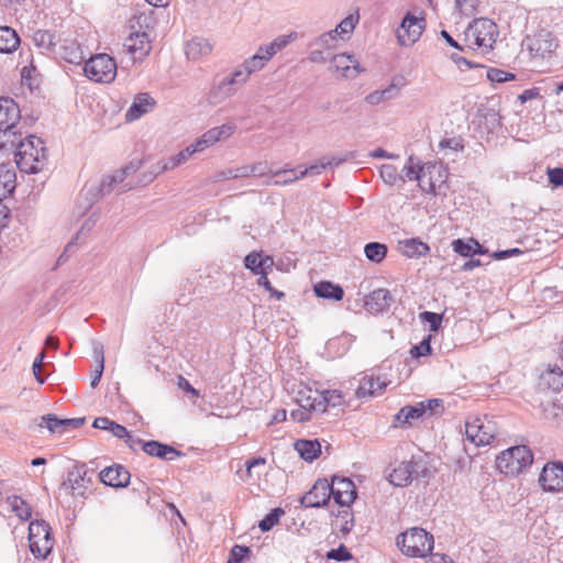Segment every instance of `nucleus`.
<instances>
[{
	"label": "nucleus",
	"mask_w": 563,
	"mask_h": 563,
	"mask_svg": "<svg viewBox=\"0 0 563 563\" xmlns=\"http://www.w3.org/2000/svg\"><path fill=\"white\" fill-rule=\"evenodd\" d=\"M7 143L14 148L15 163L22 173L36 174L45 166L46 148L40 137L29 135L21 140L20 134L13 133V136L9 141H3L0 147L5 148Z\"/></svg>",
	"instance_id": "1"
},
{
	"label": "nucleus",
	"mask_w": 563,
	"mask_h": 563,
	"mask_svg": "<svg viewBox=\"0 0 563 563\" xmlns=\"http://www.w3.org/2000/svg\"><path fill=\"white\" fill-rule=\"evenodd\" d=\"M433 536L422 528H411L397 537L401 552L411 558H424L433 549Z\"/></svg>",
	"instance_id": "2"
},
{
	"label": "nucleus",
	"mask_w": 563,
	"mask_h": 563,
	"mask_svg": "<svg viewBox=\"0 0 563 563\" xmlns=\"http://www.w3.org/2000/svg\"><path fill=\"white\" fill-rule=\"evenodd\" d=\"M533 462V454L527 445H516L500 452L496 457V467L507 476H516Z\"/></svg>",
	"instance_id": "3"
},
{
	"label": "nucleus",
	"mask_w": 563,
	"mask_h": 563,
	"mask_svg": "<svg viewBox=\"0 0 563 563\" xmlns=\"http://www.w3.org/2000/svg\"><path fill=\"white\" fill-rule=\"evenodd\" d=\"M295 400L299 406L290 412V418L296 422H306L311 419L313 412L322 413V405L319 404L320 391L300 383L294 390Z\"/></svg>",
	"instance_id": "4"
},
{
	"label": "nucleus",
	"mask_w": 563,
	"mask_h": 563,
	"mask_svg": "<svg viewBox=\"0 0 563 563\" xmlns=\"http://www.w3.org/2000/svg\"><path fill=\"white\" fill-rule=\"evenodd\" d=\"M30 551L37 559H46L54 547L51 527L44 520H34L29 525Z\"/></svg>",
	"instance_id": "5"
},
{
	"label": "nucleus",
	"mask_w": 563,
	"mask_h": 563,
	"mask_svg": "<svg viewBox=\"0 0 563 563\" xmlns=\"http://www.w3.org/2000/svg\"><path fill=\"white\" fill-rule=\"evenodd\" d=\"M468 45L488 52L493 48L497 36V25L488 19L475 20L466 33Z\"/></svg>",
	"instance_id": "6"
},
{
	"label": "nucleus",
	"mask_w": 563,
	"mask_h": 563,
	"mask_svg": "<svg viewBox=\"0 0 563 563\" xmlns=\"http://www.w3.org/2000/svg\"><path fill=\"white\" fill-rule=\"evenodd\" d=\"M117 63L108 54L91 56L84 66V73L92 81L109 84L117 76Z\"/></svg>",
	"instance_id": "7"
},
{
	"label": "nucleus",
	"mask_w": 563,
	"mask_h": 563,
	"mask_svg": "<svg viewBox=\"0 0 563 563\" xmlns=\"http://www.w3.org/2000/svg\"><path fill=\"white\" fill-rule=\"evenodd\" d=\"M527 47L532 58L545 59L555 53L559 42L551 32L541 31L527 38Z\"/></svg>",
	"instance_id": "8"
},
{
	"label": "nucleus",
	"mask_w": 563,
	"mask_h": 563,
	"mask_svg": "<svg viewBox=\"0 0 563 563\" xmlns=\"http://www.w3.org/2000/svg\"><path fill=\"white\" fill-rule=\"evenodd\" d=\"M543 492L560 493L563 492V462H547L539 475L538 479Z\"/></svg>",
	"instance_id": "9"
},
{
	"label": "nucleus",
	"mask_w": 563,
	"mask_h": 563,
	"mask_svg": "<svg viewBox=\"0 0 563 563\" xmlns=\"http://www.w3.org/2000/svg\"><path fill=\"white\" fill-rule=\"evenodd\" d=\"M465 434L475 445L490 444L497 437L496 428L492 421H484L479 418L465 423Z\"/></svg>",
	"instance_id": "10"
},
{
	"label": "nucleus",
	"mask_w": 563,
	"mask_h": 563,
	"mask_svg": "<svg viewBox=\"0 0 563 563\" xmlns=\"http://www.w3.org/2000/svg\"><path fill=\"white\" fill-rule=\"evenodd\" d=\"M21 112L15 101L9 97H0V132L3 133L5 141H9L16 123L20 121Z\"/></svg>",
	"instance_id": "11"
},
{
	"label": "nucleus",
	"mask_w": 563,
	"mask_h": 563,
	"mask_svg": "<svg viewBox=\"0 0 563 563\" xmlns=\"http://www.w3.org/2000/svg\"><path fill=\"white\" fill-rule=\"evenodd\" d=\"M424 29V19L407 13L397 29V40L401 46L415 44L421 36Z\"/></svg>",
	"instance_id": "12"
},
{
	"label": "nucleus",
	"mask_w": 563,
	"mask_h": 563,
	"mask_svg": "<svg viewBox=\"0 0 563 563\" xmlns=\"http://www.w3.org/2000/svg\"><path fill=\"white\" fill-rule=\"evenodd\" d=\"M123 47L134 62L142 60L152 49L148 34L140 31L131 33L125 38Z\"/></svg>",
	"instance_id": "13"
},
{
	"label": "nucleus",
	"mask_w": 563,
	"mask_h": 563,
	"mask_svg": "<svg viewBox=\"0 0 563 563\" xmlns=\"http://www.w3.org/2000/svg\"><path fill=\"white\" fill-rule=\"evenodd\" d=\"M330 487L331 497L340 506H350L356 498L355 485L350 478L334 476Z\"/></svg>",
	"instance_id": "14"
},
{
	"label": "nucleus",
	"mask_w": 563,
	"mask_h": 563,
	"mask_svg": "<svg viewBox=\"0 0 563 563\" xmlns=\"http://www.w3.org/2000/svg\"><path fill=\"white\" fill-rule=\"evenodd\" d=\"M331 498V487L327 479H318L312 488L300 499L305 507H322Z\"/></svg>",
	"instance_id": "15"
},
{
	"label": "nucleus",
	"mask_w": 563,
	"mask_h": 563,
	"mask_svg": "<svg viewBox=\"0 0 563 563\" xmlns=\"http://www.w3.org/2000/svg\"><path fill=\"white\" fill-rule=\"evenodd\" d=\"M135 172H136V166L129 165L122 169L114 172L111 175L106 176L102 179V181L100 184V188H99L101 195L110 194L119 185H120V187L118 188L119 192H123V191L131 189L132 184H130V183L123 184V181L131 173H135Z\"/></svg>",
	"instance_id": "16"
},
{
	"label": "nucleus",
	"mask_w": 563,
	"mask_h": 563,
	"mask_svg": "<svg viewBox=\"0 0 563 563\" xmlns=\"http://www.w3.org/2000/svg\"><path fill=\"white\" fill-rule=\"evenodd\" d=\"M331 66L346 79H354L364 71L356 57L345 53L334 55L331 59Z\"/></svg>",
	"instance_id": "17"
},
{
	"label": "nucleus",
	"mask_w": 563,
	"mask_h": 563,
	"mask_svg": "<svg viewBox=\"0 0 563 563\" xmlns=\"http://www.w3.org/2000/svg\"><path fill=\"white\" fill-rule=\"evenodd\" d=\"M393 302L389 290L378 288L373 290L365 297L364 307L372 314L383 313L388 310Z\"/></svg>",
	"instance_id": "18"
},
{
	"label": "nucleus",
	"mask_w": 563,
	"mask_h": 563,
	"mask_svg": "<svg viewBox=\"0 0 563 563\" xmlns=\"http://www.w3.org/2000/svg\"><path fill=\"white\" fill-rule=\"evenodd\" d=\"M156 106L155 99L147 92L137 93L125 113L126 122L139 120Z\"/></svg>",
	"instance_id": "19"
},
{
	"label": "nucleus",
	"mask_w": 563,
	"mask_h": 563,
	"mask_svg": "<svg viewBox=\"0 0 563 563\" xmlns=\"http://www.w3.org/2000/svg\"><path fill=\"white\" fill-rule=\"evenodd\" d=\"M99 477L104 485L122 488L128 486L131 475L124 466L114 464L102 470Z\"/></svg>",
	"instance_id": "20"
},
{
	"label": "nucleus",
	"mask_w": 563,
	"mask_h": 563,
	"mask_svg": "<svg viewBox=\"0 0 563 563\" xmlns=\"http://www.w3.org/2000/svg\"><path fill=\"white\" fill-rule=\"evenodd\" d=\"M236 91L238 89L233 87L225 77H223L212 84L206 99L209 104L219 106L234 96Z\"/></svg>",
	"instance_id": "21"
},
{
	"label": "nucleus",
	"mask_w": 563,
	"mask_h": 563,
	"mask_svg": "<svg viewBox=\"0 0 563 563\" xmlns=\"http://www.w3.org/2000/svg\"><path fill=\"white\" fill-rule=\"evenodd\" d=\"M236 131V124L232 122L214 126L206 131L199 139L203 148H208L218 142L228 140Z\"/></svg>",
	"instance_id": "22"
},
{
	"label": "nucleus",
	"mask_w": 563,
	"mask_h": 563,
	"mask_svg": "<svg viewBox=\"0 0 563 563\" xmlns=\"http://www.w3.org/2000/svg\"><path fill=\"white\" fill-rule=\"evenodd\" d=\"M417 464L412 461L399 463L388 475L390 484L397 487L409 485L416 474Z\"/></svg>",
	"instance_id": "23"
},
{
	"label": "nucleus",
	"mask_w": 563,
	"mask_h": 563,
	"mask_svg": "<svg viewBox=\"0 0 563 563\" xmlns=\"http://www.w3.org/2000/svg\"><path fill=\"white\" fill-rule=\"evenodd\" d=\"M87 476L88 470L84 464L75 466L71 471L68 472L67 479L64 485L70 488L74 494L84 495L85 490L87 489L86 484L90 482V478Z\"/></svg>",
	"instance_id": "24"
},
{
	"label": "nucleus",
	"mask_w": 563,
	"mask_h": 563,
	"mask_svg": "<svg viewBox=\"0 0 563 563\" xmlns=\"http://www.w3.org/2000/svg\"><path fill=\"white\" fill-rule=\"evenodd\" d=\"M424 415V405L416 404L415 406L402 407L394 417L393 427H408L415 420H418Z\"/></svg>",
	"instance_id": "25"
},
{
	"label": "nucleus",
	"mask_w": 563,
	"mask_h": 563,
	"mask_svg": "<svg viewBox=\"0 0 563 563\" xmlns=\"http://www.w3.org/2000/svg\"><path fill=\"white\" fill-rule=\"evenodd\" d=\"M387 383L373 375L364 376L356 389L357 397L377 396L386 388Z\"/></svg>",
	"instance_id": "26"
},
{
	"label": "nucleus",
	"mask_w": 563,
	"mask_h": 563,
	"mask_svg": "<svg viewBox=\"0 0 563 563\" xmlns=\"http://www.w3.org/2000/svg\"><path fill=\"white\" fill-rule=\"evenodd\" d=\"M16 175L9 165H0V201L10 196L15 189ZM1 211L7 208L0 203Z\"/></svg>",
	"instance_id": "27"
},
{
	"label": "nucleus",
	"mask_w": 563,
	"mask_h": 563,
	"mask_svg": "<svg viewBox=\"0 0 563 563\" xmlns=\"http://www.w3.org/2000/svg\"><path fill=\"white\" fill-rule=\"evenodd\" d=\"M143 451L151 455L162 460L172 461L176 456H180L181 452L177 451L170 445L163 444L157 441H147L143 444Z\"/></svg>",
	"instance_id": "28"
},
{
	"label": "nucleus",
	"mask_w": 563,
	"mask_h": 563,
	"mask_svg": "<svg viewBox=\"0 0 563 563\" xmlns=\"http://www.w3.org/2000/svg\"><path fill=\"white\" fill-rule=\"evenodd\" d=\"M212 51V44L209 40L196 36L186 44V55L189 59L198 60L208 56Z\"/></svg>",
	"instance_id": "29"
},
{
	"label": "nucleus",
	"mask_w": 563,
	"mask_h": 563,
	"mask_svg": "<svg viewBox=\"0 0 563 563\" xmlns=\"http://www.w3.org/2000/svg\"><path fill=\"white\" fill-rule=\"evenodd\" d=\"M399 249L401 254L409 258L426 256L430 252V246L419 239L400 241Z\"/></svg>",
	"instance_id": "30"
},
{
	"label": "nucleus",
	"mask_w": 563,
	"mask_h": 563,
	"mask_svg": "<svg viewBox=\"0 0 563 563\" xmlns=\"http://www.w3.org/2000/svg\"><path fill=\"white\" fill-rule=\"evenodd\" d=\"M451 246L455 253L463 257H471L476 254H486L487 250L484 249L475 239L464 241L456 239L451 243Z\"/></svg>",
	"instance_id": "31"
},
{
	"label": "nucleus",
	"mask_w": 563,
	"mask_h": 563,
	"mask_svg": "<svg viewBox=\"0 0 563 563\" xmlns=\"http://www.w3.org/2000/svg\"><path fill=\"white\" fill-rule=\"evenodd\" d=\"M58 54L62 59L74 65H79L85 59L82 47L75 41H65Z\"/></svg>",
	"instance_id": "32"
},
{
	"label": "nucleus",
	"mask_w": 563,
	"mask_h": 563,
	"mask_svg": "<svg viewBox=\"0 0 563 563\" xmlns=\"http://www.w3.org/2000/svg\"><path fill=\"white\" fill-rule=\"evenodd\" d=\"M313 291L317 297L340 301L343 299L344 291L340 285L331 282H319L313 286Z\"/></svg>",
	"instance_id": "33"
},
{
	"label": "nucleus",
	"mask_w": 563,
	"mask_h": 563,
	"mask_svg": "<svg viewBox=\"0 0 563 563\" xmlns=\"http://www.w3.org/2000/svg\"><path fill=\"white\" fill-rule=\"evenodd\" d=\"M20 36L10 26H0V53L10 54L20 46Z\"/></svg>",
	"instance_id": "34"
},
{
	"label": "nucleus",
	"mask_w": 563,
	"mask_h": 563,
	"mask_svg": "<svg viewBox=\"0 0 563 563\" xmlns=\"http://www.w3.org/2000/svg\"><path fill=\"white\" fill-rule=\"evenodd\" d=\"M296 37V33L279 35L276 38H274L271 43L261 45L260 53L265 54L268 60H271L278 52L285 48L289 43L295 41Z\"/></svg>",
	"instance_id": "35"
},
{
	"label": "nucleus",
	"mask_w": 563,
	"mask_h": 563,
	"mask_svg": "<svg viewBox=\"0 0 563 563\" xmlns=\"http://www.w3.org/2000/svg\"><path fill=\"white\" fill-rule=\"evenodd\" d=\"M296 37V33L279 35L276 38H274L271 43L261 45L260 53L265 54L268 60H271L278 52L285 48L289 43L295 41Z\"/></svg>",
	"instance_id": "36"
},
{
	"label": "nucleus",
	"mask_w": 563,
	"mask_h": 563,
	"mask_svg": "<svg viewBox=\"0 0 563 563\" xmlns=\"http://www.w3.org/2000/svg\"><path fill=\"white\" fill-rule=\"evenodd\" d=\"M296 37V33L279 35L276 38H274L271 43L261 45L260 53L265 54L268 60H271L278 52L285 48L289 43L295 41Z\"/></svg>",
	"instance_id": "37"
},
{
	"label": "nucleus",
	"mask_w": 563,
	"mask_h": 563,
	"mask_svg": "<svg viewBox=\"0 0 563 563\" xmlns=\"http://www.w3.org/2000/svg\"><path fill=\"white\" fill-rule=\"evenodd\" d=\"M402 178L399 179L401 184H405L407 180H418L421 181L422 176L424 175L423 166L420 164V161L415 156L410 155L402 168L401 172Z\"/></svg>",
	"instance_id": "38"
},
{
	"label": "nucleus",
	"mask_w": 563,
	"mask_h": 563,
	"mask_svg": "<svg viewBox=\"0 0 563 563\" xmlns=\"http://www.w3.org/2000/svg\"><path fill=\"white\" fill-rule=\"evenodd\" d=\"M244 265L253 274L257 275L266 268L272 267L273 258L271 256H262L261 253L251 252L244 258Z\"/></svg>",
	"instance_id": "39"
},
{
	"label": "nucleus",
	"mask_w": 563,
	"mask_h": 563,
	"mask_svg": "<svg viewBox=\"0 0 563 563\" xmlns=\"http://www.w3.org/2000/svg\"><path fill=\"white\" fill-rule=\"evenodd\" d=\"M295 449L300 457L308 462L313 461L321 453V444L318 440H298Z\"/></svg>",
	"instance_id": "40"
},
{
	"label": "nucleus",
	"mask_w": 563,
	"mask_h": 563,
	"mask_svg": "<svg viewBox=\"0 0 563 563\" xmlns=\"http://www.w3.org/2000/svg\"><path fill=\"white\" fill-rule=\"evenodd\" d=\"M32 41L34 45L43 52H53L58 42V37L51 31L36 30L33 33Z\"/></svg>",
	"instance_id": "41"
},
{
	"label": "nucleus",
	"mask_w": 563,
	"mask_h": 563,
	"mask_svg": "<svg viewBox=\"0 0 563 563\" xmlns=\"http://www.w3.org/2000/svg\"><path fill=\"white\" fill-rule=\"evenodd\" d=\"M399 87L395 84H390L387 88L382 90H375L365 97V101L371 106H377L385 100H390L399 95Z\"/></svg>",
	"instance_id": "42"
},
{
	"label": "nucleus",
	"mask_w": 563,
	"mask_h": 563,
	"mask_svg": "<svg viewBox=\"0 0 563 563\" xmlns=\"http://www.w3.org/2000/svg\"><path fill=\"white\" fill-rule=\"evenodd\" d=\"M344 395L342 391L336 389H327L320 391L319 404L322 405V413L328 409V407H338L344 402Z\"/></svg>",
	"instance_id": "43"
},
{
	"label": "nucleus",
	"mask_w": 563,
	"mask_h": 563,
	"mask_svg": "<svg viewBox=\"0 0 563 563\" xmlns=\"http://www.w3.org/2000/svg\"><path fill=\"white\" fill-rule=\"evenodd\" d=\"M7 504L10 506L11 510L22 520H27L31 518L32 510L31 507L22 499L20 496L12 495L7 498Z\"/></svg>",
	"instance_id": "44"
},
{
	"label": "nucleus",
	"mask_w": 563,
	"mask_h": 563,
	"mask_svg": "<svg viewBox=\"0 0 563 563\" xmlns=\"http://www.w3.org/2000/svg\"><path fill=\"white\" fill-rule=\"evenodd\" d=\"M367 260L374 263H380L387 255V246L379 242H369L364 247Z\"/></svg>",
	"instance_id": "45"
},
{
	"label": "nucleus",
	"mask_w": 563,
	"mask_h": 563,
	"mask_svg": "<svg viewBox=\"0 0 563 563\" xmlns=\"http://www.w3.org/2000/svg\"><path fill=\"white\" fill-rule=\"evenodd\" d=\"M543 379L550 388L558 391L563 387V369L558 365H553L544 373Z\"/></svg>",
	"instance_id": "46"
},
{
	"label": "nucleus",
	"mask_w": 563,
	"mask_h": 563,
	"mask_svg": "<svg viewBox=\"0 0 563 563\" xmlns=\"http://www.w3.org/2000/svg\"><path fill=\"white\" fill-rule=\"evenodd\" d=\"M251 74L249 73V70L245 69L243 64H241L224 77L230 81V84L233 87L239 89L247 82Z\"/></svg>",
	"instance_id": "47"
},
{
	"label": "nucleus",
	"mask_w": 563,
	"mask_h": 563,
	"mask_svg": "<svg viewBox=\"0 0 563 563\" xmlns=\"http://www.w3.org/2000/svg\"><path fill=\"white\" fill-rule=\"evenodd\" d=\"M268 58L265 56V54L260 53V47L257 48L256 53L246 58L242 64L244 65L245 69L249 70V73L252 75L265 67V65L268 63Z\"/></svg>",
	"instance_id": "48"
},
{
	"label": "nucleus",
	"mask_w": 563,
	"mask_h": 563,
	"mask_svg": "<svg viewBox=\"0 0 563 563\" xmlns=\"http://www.w3.org/2000/svg\"><path fill=\"white\" fill-rule=\"evenodd\" d=\"M379 175L383 181L388 186H395L402 178V175L398 173V169L393 164H383L379 169Z\"/></svg>",
	"instance_id": "49"
},
{
	"label": "nucleus",
	"mask_w": 563,
	"mask_h": 563,
	"mask_svg": "<svg viewBox=\"0 0 563 563\" xmlns=\"http://www.w3.org/2000/svg\"><path fill=\"white\" fill-rule=\"evenodd\" d=\"M285 514L282 508H275L267 514L258 523L263 532L269 531L274 526L279 522L280 517Z\"/></svg>",
	"instance_id": "50"
},
{
	"label": "nucleus",
	"mask_w": 563,
	"mask_h": 563,
	"mask_svg": "<svg viewBox=\"0 0 563 563\" xmlns=\"http://www.w3.org/2000/svg\"><path fill=\"white\" fill-rule=\"evenodd\" d=\"M274 176L276 177L274 180V185L276 186L290 185L297 179H301V177H299V173H297V169L278 170L274 174Z\"/></svg>",
	"instance_id": "51"
},
{
	"label": "nucleus",
	"mask_w": 563,
	"mask_h": 563,
	"mask_svg": "<svg viewBox=\"0 0 563 563\" xmlns=\"http://www.w3.org/2000/svg\"><path fill=\"white\" fill-rule=\"evenodd\" d=\"M440 151H451L457 153L464 150V142L461 136L444 137L439 142Z\"/></svg>",
	"instance_id": "52"
},
{
	"label": "nucleus",
	"mask_w": 563,
	"mask_h": 563,
	"mask_svg": "<svg viewBox=\"0 0 563 563\" xmlns=\"http://www.w3.org/2000/svg\"><path fill=\"white\" fill-rule=\"evenodd\" d=\"M205 151L203 146L200 144L199 139H197L194 143L181 150L178 154H176L177 162L181 165L185 164L195 153H199Z\"/></svg>",
	"instance_id": "53"
},
{
	"label": "nucleus",
	"mask_w": 563,
	"mask_h": 563,
	"mask_svg": "<svg viewBox=\"0 0 563 563\" xmlns=\"http://www.w3.org/2000/svg\"><path fill=\"white\" fill-rule=\"evenodd\" d=\"M176 159H177L176 155H173L168 158H163L159 162H157V164L155 165L154 170H153V176L151 177L150 180L154 179L157 175H159L164 172L172 170V169L176 168L177 166H179L180 164Z\"/></svg>",
	"instance_id": "54"
},
{
	"label": "nucleus",
	"mask_w": 563,
	"mask_h": 563,
	"mask_svg": "<svg viewBox=\"0 0 563 563\" xmlns=\"http://www.w3.org/2000/svg\"><path fill=\"white\" fill-rule=\"evenodd\" d=\"M60 422L62 419H59L55 415L48 413L42 417V422L40 423V427H46L52 433L63 434V428Z\"/></svg>",
	"instance_id": "55"
},
{
	"label": "nucleus",
	"mask_w": 563,
	"mask_h": 563,
	"mask_svg": "<svg viewBox=\"0 0 563 563\" xmlns=\"http://www.w3.org/2000/svg\"><path fill=\"white\" fill-rule=\"evenodd\" d=\"M336 44L338 36L332 30L320 35L314 42V45L325 49H333L336 47Z\"/></svg>",
	"instance_id": "56"
},
{
	"label": "nucleus",
	"mask_w": 563,
	"mask_h": 563,
	"mask_svg": "<svg viewBox=\"0 0 563 563\" xmlns=\"http://www.w3.org/2000/svg\"><path fill=\"white\" fill-rule=\"evenodd\" d=\"M487 79L492 82H506L515 79V75L498 68H489L486 73Z\"/></svg>",
	"instance_id": "57"
},
{
	"label": "nucleus",
	"mask_w": 563,
	"mask_h": 563,
	"mask_svg": "<svg viewBox=\"0 0 563 563\" xmlns=\"http://www.w3.org/2000/svg\"><path fill=\"white\" fill-rule=\"evenodd\" d=\"M543 412L547 419L559 421L563 417V407L554 402H548L543 408Z\"/></svg>",
	"instance_id": "58"
},
{
	"label": "nucleus",
	"mask_w": 563,
	"mask_h": 563,
	"mask_svg": "<svg viewBox=\"0 0 563 563\" xmlns=\"http://www.w3.org/2000/svg\"><path fill=\"white\" fill-rule=\"evenodd\" d=\"M251 552L245 545H234L231 549L230 558L227 563H242L243 559Z\"/></svg>",
	"instance_id": "59"
},
{
	"label": "nucleus",
	"mask_w": 563,
	"mask_h": 563,
	"mask_svg": "<svg viewBox=\"0 0 563 563\" xmlns=\"http://www.w3.org/2000/svg\"><path fill=\"white\" fill-rule=\"evenodd\" d=\"M355 27V22H354V19L353 16H347L345 19H343L334 30H332L336 36H342V35H346V34H350L353 32Z\"/></svg>",
	"instance_id": "60"
},
{
	"label": "nucleus",
	"mask_w": 563,
	"mask_h": 563,
	"mask_svg": "<svg viewBox=\"0 0 563 563\" xmlns=\"http://www.w3.org/2000/svg\"><path fill=\"white\" fill-rule=\"evenodd\" d=\"M410 353L413 357L429 355L431 353L430 339H424L419 344L412 346Z\"/></svg>",
	"instance_id": "61"
},
{
	"label": "nucleus",
	"mask_w": 563,
	"mask_h": 563,
	"mask_svg": "<svg viewBox=\"0 0 563 563\" xmlns=\"http://www.w3.org/2000/svg\"><path fill=\"white\" fill-rule=\"evenodd\" d=\"M327 558L330 560L341 562L349 560L351 558V554L344 545H341L338 549H332L331 551H329Z\"/></svg>",
	"instance_id": "62"
},
{
	"label": "nucleus",
	"mask_w": 563,
	"mask_h": 563,
	"mask_svg": "<svg viewBox=\"0 0 563 563\" xmlns=\"http://www.w3.org/2000/svg\"><path fill=\"white\" fill-rule=\"evenodd\" d=\"M325 168L323 159L321 158L319 162L311 164L305 169L299 172V177L303 178L307 175H320Z\"/></svg>",
	"instance_id": "63"
},
{
	"label": "nucleus",
	"mask_w": 563,
	"mask_h": 563,
	"mask_svg": "<svg viewBox=\"0 0 563 563\" xmlns=\"http://www.w3.org/2000/svg\"><path fill=\"white\" fill-rule=\"evenodd\" d=\"M549 180L554 186H563V168L549 169Z\"/></svg>",
	"instance_id": "64"
}]
</instances>
